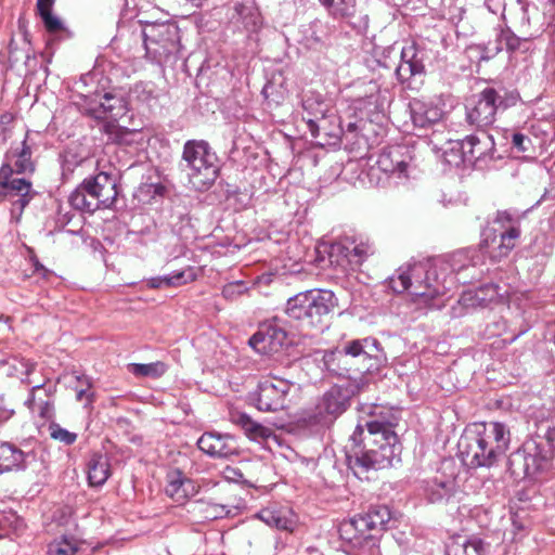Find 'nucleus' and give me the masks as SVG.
I'll list each match as a JSON object with an SVG mask.
<instances>
[{
    "mask_svg": "<svg viewBox=\"0 0 555 555\" xmlns=\"http://www.w3.org/2000/svg\"><path fill=\"white\" fill-rule=\"evenodd\" d=\"M397 418L377 416L358 425L345 447L348 468L359 479H367L370 470L393 466L401 461L402 446L393 427Z\"/></svg>",
    "mask_w": 555,
    "mask_h": 555,
    "instance_id": "f257e3e1",
    "label": "nucleus"
},
{
    "mask_svg": "<svg viewBox=\"0 0 555 555\" xmlns=\"http://www.w3.org/2000/svg\"><path fill=\"white\" fill-rule=\"evenodd\" d=\"M509 443V431L505 425L489 422L474 425L459 440V452L465 465L491 467L505 453Z\"/></svg>",
    "mask_w": 555,
    "mask_h": 555,
    "instance_id": "f03ea898",
    "label": "nucleus"
},
{
    "mask_svg": "<svg viewBox=\"0 0 555 555\" xmlns=\"http://www.w3.org/2000/svg\"><path fill=\"white\" fill-rule=\"evenodd\" d=\"M443 269H447V266L442 258L408 263L397 270V275L390 279L389 284L396 293L409 291L415 300L420 299L428 306H435L431 301L450 289V286L446 285V279H441L440 275Z\"/></svg>",
    "mask_w": 555,
    "mask_h": 555,
    "instance_id": "7ed1b4c3",
    "label": "nucleus"
},
{
    "mask_svg": "<svg viewBox=\"0 0 555 555\" xmlns=\"http://www.w3.org/2000/svg\"><path fill=\"white\" fill-rule=\"evenodd\" d=\"M387 361L380 343L374 337L348 341L341 349L325 351V367L337 375L378 371Z\"/></svg>",
    "mask_w": 555,
    "mask_h": 555,
    "instance_id": "20e7f679",
    "label": "nucleus"
},
{
    "mask_svg": "<svg viewBox=\"0 0 555 555\" xmlns=\"http://www.w3.org/2000/svg\"><path fill=\"white\" fill-rule=\"evenodd\" d=\"M391 521L388 506L371 505L366 512L344 521L339 527V534L344 541L358 550L357 555H380L374 532L387 530Z\"/></svg>",
    "mask_w": 555,
    "mask_h": 555,
    "instance_id": "39448f33",
    "label": "nucleus"
},
{
    "mask_svg": "<svg viewBox=\"0 0 555 555\" xmlns=\"http://www.w3.org/2000/svg\"><path fill=\"white\" fill-rule=\"evenodd\" d=\"M180 168L185 172L191 188L197 192L209 190L219 176L218 157L204 140L184 143Z\"/></svg>",
    "mask_w": 555,
    "mask_h": 555,
    "instance_id": "423d86ee",
    "label": "nucleus"
},
{
    "mask_svg": "<svg viewBox=\"0 0 555 555\" xmlns=\"http://www.w3.org/2000/svg\"><path fill=\"white\" fill-rule=\"evenodd\" d=\"M338 306V299L330 289L300 292L286 301L285 314L305 327H320L323 319Z\"/></svg>",
    "mask_w": 555,
    "mask_h": 555,
    "instance_id": "0eeeda50",
    "label": "nucleus"
},
{
    "mask_svg": "<svg viewBox=\"0 0 555 555\" xmlns=\"http://www.w3.org/2000/svg\"><path fill=\"white\" fill-rule=\"evenodd\" d=\"M519 101L520 95L516 90L487 87L466 106V120L481 130L495 121L498 111L513 107Z\"/></svg>",
    "mask_w": 555,
    "mask_h": 555,
    "instance_id": "6e6552de",
    "label": "nucleus"
},
{
    "mask_svg": "<svg viewBox=\"0 0 555 555\" xmlns=\"http://www.w3.org/2000/svg\"><path fill=\"white\" fill-rule=\"evenodd\" d=\"M140 37L146 57L156 64L175 61L180 52V30L175 23L151 24L142 30Z\"/></svg>",
    "mask_w": 555,
    "mask_h": 555,
    "instance_id": "1a4fd4ad",
    "label": "nucleus"
},
{
    "mask_svg": "<svg viewBox=\"0 0 555 555\" xmlns=\"http://www.w3.org/2000/svg\"><path fill=\"white\" fill-rule=\"evenodd\" d=\"M85 111L87 115L94 119H114L103 125V131L113 142L125 143L127 142V137L132 133L129 129L120 127L115 122L126 112L125 101L119 96L111 93L96 96L87 103Z\"/></svg>",
    "mask_w": 555,
    "mask_h": 555,
    "instance_id": "9d476101",
    "label": "nucleus"
},
{
    "mask_svg": "<svg viewBox=\"0 0 555 555\" xmlns=\"http://www.w3.org/2000/svg\"><path fill=\"white\" fill-rule=\"evenodd\" d=\"M494 223L499 229L487 228L482 232L481 247L487 249L489 256L499 260L506 257L516 246L520 236V229L516 225L513 216L507 211H498Z\"/></svg>",
    "mask_w": 555,
    "mask_h": 555,
    "instance_id": "9b49d317",
    "label": "nucleus"
},
{
    "mask_svg": "<svg viewBox=\"0 0 555 555\" xmlns=\"http://www.w3.org/2000/svg\"><path fill=\"white\" fill-rule=\"evenodd\" d=\"M293 386V382L270 373L258 382L250 400L259 411L275 413L288 408Z\"/></svg>",
    "mask_w": 555,
    "mask_h": 555,
    "instance_id": "f8f14e48",
    "label": "nucleus"
},
{
    "mask_svg": "<svg viewBox=\"0 0 555 555\" xmlns=\"http://www.w3.org/2000/svg\"><path fill=\"white\" fill-rule=\"evenodd\" d=\"M354 391L347 386H332L318 401L308 423L319 427H330L350 405Z\"/></svg>",
    "mask_w": 555,
    "mask_h": 555,
    "instance_id": "ddd939ff",
    "label": "nucleus"
},
{
    "mask_svg": "<svg viewBox=\"0 0 555 555\" xmlns=\"http://www.w3.org/2000/svg\"><path fill=\"white\" fill-rule=\"evenodd\" d=\"M554 460L555 457L551 456L550 450L537 442H528L511 454L508 459L509 470L515 477H533L550 469Z\"/></svg>",
    "mask_w": 555,
    "mask_h": 555,
    "instance_id": "4468645a",
    "label": "nucleus"
},
{
    "mask_svg": "<svg viewBox=\"0 0 555 555\" xmlns=\"http://www.w3.org/2000/svg\"><path fill=\"white\" fill-rule=\"evenodd\" d=\"M14 170L10 164L0 168V198L12 203V212L22 215L24 208L35 195L31 182L25 178H14Z\"/></svg>",
    "mask_w": 555,
    "mask_h": 555,
    "instance_id": "2eb2a0df",
    "label": "nucleus"
},
{
    "mask_svg": "<svg viewBox=\"0 0 555 555\" xmlns=\"http://www.w3.org/2000/svg\"><path fill=\"white\" fill-rule=\"evenodd\" d=\"M442 260L447 269H443V273H440V275L441 279H446V285L450 287L453 280L464 285L478 280L481 274L477 269L479 255L474 249L456 251L448 260Z\"/></svg>",
    "mask_w": 555,
    "mask_h": 555,
    "instance_id": "dca6fc26",
    "label": "nucleus"
},
{
    "mask_svg": "<svg viewBox=\"0 0 555 555\" xmlns=\"http://www.w3.org/2000/svg\"><path fill=\"white\" fill-rule=\"evenodd\" d=\"M285 323V320L278 315L263 322L249 338V346L260 353L278 352L287 341Z\"/></svg>",
    "mask_w": 555,
    "mask_h": 555,
    "instance_id": "f3484780",
    "label": "nucleus"
},
{
    "mask_svg": "<svg viewBox=\"0 0 555 555\" xmlns=\"http://www.w3.org/2000/svg\"><path fill=\"white\" fill-rule=\"evenodd\" d=\"M429 60L428 50L412 41L400 52V64L396 68L397 79L411 87V80L426 75V62Z\"/></svg>",
    "mask_w": 555,
    "mask_h": 555,
    "instance_id": "a211bd4d",
    "label": "nucleus"
},
{
    "mask_svg": "<svg viewBox=\"0 0 555 555\" xmlns=\"http://www.w3.org/2000/svg\"><path fill=\"white\" fill-rule=\"evenodd\" d=\"M375 247L369 242L354 243H333L330 246V261L341 267L345 271L348 267L351 269L360 267L370 256L374 255Z\"/></svg>",
    "mask_w": 555,
    "mask_h": 555,
    "instance_id": "6ab92c4d",
    "label": "nucleus"
},
{
    "mask_svg": "<svg viewBox=\"0 0 555 555\" xmlns=\"http://www.w3.org/2000/svg\"><path fill=\"white\" fill-rule=\"evenodd\" d=\"M467 164L478 166L493 159L495 151L494 139L485 130L465 137Z\"/></svg>",
    "mask_w": 555,
    "mask_h": 555,
    "instance_id": "aec40b11",
    "label": "nucleus"
},
{
    "mask_svg": "<svg viewBox=\"0 0 555 555\" xmlns=\"http://www.w3.org/2000/svg\"><path fill=\"white\" fill-rule=\"evenodd\" d=\"M82 189L92 192L105 209L111 208L118 196L116 178L105 171L83 179Z\"/></svg>",
    "mask_w": 555,
    "mask_h": 555,
    "instance_id": "412c9836",
    "label": "nucleus"
},
{
    "mask_svg": "<svg viewBox=\"0 0 555 555\" xmlns=\"http://www.w3.org/2000/svg\"><path fill=\"white\" fill-rule=\"evenodd\" d=\"M201 451L212 457H229L238 453L233 436L229 434L205 433L197 440Z\"/></svg>",
    "mask_w": 555,
    "mask_h": 555,
    "instance_id": "4be33fe9",
    "label": "nucleus"
},
{
    "mask_svg": "<svg viewBox=\"0 0 555 555\" xmlns=\"http://www.w3.org/2000/svg\"><path fill=\"white\" fill-rule=\"evenodd\" d=\"M35 460L34 451H24L14 443L0 441V474L24 470Z\"/></svg>",
    "mask_w": 555,
    "mask_h": 555,
    "instance_id": "5701e85b",
    "label": "nucleus"
},
{
    "mask_svg": "<svg viewBox=\"0 0 555 555\" xmlns=\"http://www.w3.org/2000/svg\"><path fill=\"white\" fill-rule=\"evenodd\" d=\"M424 491L427 500L431 503L449 501L456 491L454 473L437 472L434 477L425 481Z\"/></svg>",
    "mask_w": 555,
    "mask_h": 555,
    "instance_id": "b1692460",
    "label": "nucleus"
},
{
    "mask_svg": "<svg viewBox=\"0 0 555 555\" xmlns=\"http://www.w3.org/2000/svg\"><path fill=\"white\" fill-rule=\"evenodd\" d=\"M198 492V486L180 469H170L166 475L165 493L175 502L182 504Z\"/></svg>",
    "mask_w": 555,
    "mask_h": 555,
    "instance_id": "393cba45",
    "label": "nucleus"
},
{
    "mask_svg": "<svg viewBox=\"0 0 555 555\" xmlns=\"http://www.w3.org/2000/svg\"><path fill=\"white\" fill-rule=\"evenodd\" d=\"M411 157L406 147L396 145L383 150L377 159L378 168L398 178H406L408 167Z\"/></svg>",
    "mask_w": 555,
    "mask_h": 555,
    "instance_id": "a878e982",
    "label": "nucleus"
},
{
    "mask_svg": "<svg viewBox=\"0 0 555 555\" xmlns=\"http://www.w3.org/2000/svg\"><path fill=\"white\" fill-rule=\"evenodd\" d=\"M28 132L22 142L13 144L5 154V163L10 164L15 173L26 175L35 171V163L31 159L33 144L29 143Z\"/></svg>",
    "mask_w": 555,
    "mask_h": 555,
    "instance_id": "bb28decb",
    "label": "nucleus"
},
{
    "mask_svg": "<svg viewBox=\"0 0 555 555\" xmlns=\"http://www.w3.org/2000/svg\"><path fill=\"white\" fill-rule=\"evenodd\" d=\"M55 389L46 387L44 384L36 385L30 389L25 405L33 412H37L43 420H51L54 416L53 395Z\"/></svg>",
    "mask_w": 555,
    "mask_h": 555,
    "instance_id": "cd10ccee",
    "label": "nucleus"
},
{
    "mask_svg": "<svg viewBox=\"0 0 555 555\" xmlns=\"http://www.w3.org/2000/svg\"><path fill=\"white\" fill-rule=\"evenodd\" d=\"M412 122L417 128H428L440 120L442 112L433 103L414 99L409 104Z\"/></svg>",
    "mask_w": 555,
    "mask_h": 555,
    "instance_id": "c85d7f7f",
    "label": "nucleus"
},
{
    "mask_svg": "<svg viewBox=\"0 0 555 555\" xmlns=\"http://www.w3.org/2000/svg\"><path fill=\"white\" fill-rule=\"evenodd\" d=\"M232 422L238 425L246 436L255 441H264L273 436V430L262 424L254 421L246 413H235L232 415Z\"/></svg>",
    "mask_w": 555,
    "mask_h": 555,
    "instance_id": "c756f323",
    "label": "nucleus"
},
{
    "mask_svg": "<svg viewBox=\"0 0 555 555\" xmlns=\"http://www.w3.org/2000/svg\"><path fill=\"white\" fill-rule=\"evenodd\" d=\"M88 481L92 487L103 486L109 477V463L105 455L93 453L87 464Z\"/></svg>",
    "mask_w": 555,
    "mask_h": 555,
    "instance_id": "7c9ffc66",
    "label": "nucleus"
},
{
    "mask_svg": "<svg viewBox=\"0 0 555 555\" xmlns=\"http://www.w3.org/2000/svg\"><path fill=\"white\" fill-rule=\"evenodd\" d=\"M257 517L280 530L293 531L295 526L294 516L288 509L263 508L257 514Z\"/></svg>",
    "mask_w": 555,
    "mask_h": 555,
    "instance_id": "2f4dec72",
    "label": "nucleus"
},
{
    "mask_svg": "<svg viewBox=\"0 0 555 555\" xmlns=\"http://www.w3.org/2000/svg\"><path fill=\"white\" fill-rule=\"evenodd\" d=\"M196 273L193 268L189 267L182 270L173 271L171 274L152 278L147 281L151 288H160L164 286H181L195 281Z\"/></svg>",
    "mask_w": 555,
    "mask_h": 555,
    "instance_id": "473e14b6",
    "label": "nucleus"
},
{
    "mask_svg": "<svg viewBox=\"0 0 555 555\" xmlns=\"http://www.w3.org/2000/svg\"><path fill=\"white\" fill-rule=\"evenodd\" d=\"M68 201L74 209L81 212L92 214L105 209L92 192L82 189V182L70 193Z\"/></svg>",
    "mask_w": 555,
    "mask_h": 555,
    "instance_id": "72a5a7b5",
    "label": "nucleus"
},
{
    "mask_svg": "<svg viewBox=\"0 0 555 555\" xmlns=\"http://www.w3.org/2000/svg\"><path fill=\"white\" fill-rule=\"evenodd\" d=\"M336 20L351 18L357 13V0H319Z\"/></svg>",
    "mask_w": 555,
    "mask_h": 555,
    "instance_id": "f704fd0d",
    "label": "nucleus"
},
{
    "mask_svg": "<svg viewBox=\"0 0 555 555\" xmlns=\"http://www.w3.org/2000/svg\"><path fill=\"white\" fill-rule=\"evenodd\" d=\"M168 370V365L163 361L151 363H130L128 371L134 376L158 378Z\"/></svg>",
    "mask_w": 555,
    "mask_h": 555,
    "instance_id": "c9c22d12",
    "label": "nucleus"
},
{
    "mask_svg": "<svg viewBox=\"0 0 555 555\" xmlns=\"http://www.w3.org/2000/svg\"><path fill=\"white\" fill-rule=\"evenodd\" d=\"M450 553L452 555H485L486 544L481 539L472 537L462 543H454L450 547Z\"/></svg>",
    "mask_w": 555,
    "mask_h": 555,
    "instance_id": "e433bc0d",
    "label": "nucleus"
},
{
    "mask_svg": "<svg viewBox=\"0 0 555 555\" xmlns=\"http://www.w3.org/2000/svg\"><path fill=\"white\" fill-rule=\"evenodd\" d=\"M466 139L463 140H450L449 146L444 150L443 155L446 162L453 166H460L467 164L466 159V146H464Z\"/></svg>",
    "mask_w": 555,
    "mask_h": 555,
    "instance_id": "4c0bfd02",
    "label": "nucleus"
},
{
    "mask_svg": "<svg viewBox=\"0 0 555 555\" xmlns=\"http://www.w3.org/2000/svg\"><path fill=\"white\" fill-rule=\"evenodd\" d=\"M80 550L79 542L74 538L62 537L48 546L49 555H77Z\"/></svg>",
    "mask_w": 555,
    "mask_h": 555,
    "instance_id": "58836bf2",
    "label": "nucleus"
},
{
    "mask_svg": "<svg viewBox=\"0 0 555 555\" xmlns=\"http://www.w3.org/2000/svg\"><path fill=\"white\" fill-rule=\"evenodd\" d=\"M48 430L52 439L60 441L65 446L74 444L78 437L76 433H72L54 422L50 423Z\"/></svg>",
    "mask_w": 555,
    "mask_h": 555,
    "instance_id": "ea45409f",
    "label": "nucleus"
},
{
    "mask_svg": "<svg viewBox=\"0 0 555 555\" xmlns=\"http://www.w3.org/2000/svg\"><path fill=\"white\" fill-rule=\"evenodd\" d=\"M75 378L77 382H83L86 385V388L83 387H76V399L77 401H85V406H90L94 400V393L90 391V388L92 387V380L89 376L81 374V375H75Z\"/></svg>",
    "mask_w": 555,
    "mask_h": 555,
    "instance_id": "a19ab883",
    "label": "nucleus"
},
{
    "mask_svg": "<svg viewBox=\"0 0 555 555\" xmlns=\"http://www.w3.org/2000/svg\"><path fill=\"white\" fill-rule=\"evenodd\" d=\"M87 162L86 158L78 157L72 152H65L62 162V176L68 179L79 166H82Z\"/></svg>",
    "mask_w": 555,
    "mask_h": 555,
    "instance_id": "79ce46f5",
    "label": "nucleus"
},
{
    "mask_svg": "<svg viewBox=\"0 0 555 555\" xmlns=\"http://www.w3.org/2000/svg\"><path fill=\"white\" fill-rule=\"evenodd\" d=\"M312 33L310 36V40L314 43L323 47L328 44L330 42V28L322 23H314L312 25Z\"/></svg>",
    "mask_w": 555,
    "mask_h": 555,
    "instance_id": "37998d69",
    "label": "nucleus"
},
{
    "mask_svg": "<svg viewBox=\"0 0 555 555\" xmlns=\"http://www.w3.org/2000/svg\"><path fill=\"white\" fill-rule=\"evenodd\" d=\"M521 39L511 29H503L499 35V43L504 44L507 51H516L520 48Z\"/></svg>",
    "mask_w": 555,
    "mask_h": 555,
    "instance_id": "c03bdc74",
    "label": "nucleus"
},
{
    "mask_svg": "<svg viewBox=\"0 0 555 555\" xmlns=\"http://www.w3.org/2000/svg\"><path fill=\"white\" fill-rule=\"evenodd\" d=\"M246 291V286L242 281L228 283L222 288V296L227 299H235Z\"/></svg>",
    "mask_w": 555,
    "mask_h": 555,
    "instance_id": "a18cd8bd",
    "label": "nucleus"
},
{
    "mask_svg": "<svg viewBox=\"0 0 555 555\" xmlns=\"http://www.w3.org/2000/svg\"><path fill=\"white\" fill-rule=\"evenodd\" d=\"M39 14L48 31L56 33L62 28L61 21L51 13V10L39 11Z\"/></svg>",
    "mask_w": 555,
    "mask_h": 555,
    "instance_id": "49530a36",
    "label": "nucleus"
},
{
    "mask_svg": "<svg viewBox=\"0 0 555 555\" xmlns=\"http://www.w3.org/2000/svg\"><path fill=\"white\" fill-rule=\"evenodd\" d=\"M511 142L514 149L522 153L527 152L529 150V146L531 145L530 138L520 132L513 133Z\"/></svg>",
    "mask_w": 555,
    "mask_h": 555,
    "instance_id": "de8ad7c7",
    "label": "nucleus"
},
{
    "mask_svg": "<svg viewBox=\"0 0 555 555\" xmlns=\"http://www.w3.org/2000/svg\"><path fill=\"white\" fill-rule=\"evenodd\" d=\"M232 507V505L228 504L210 503L208 504L207 512L212 516V518H222L231 514Z\"/></svg>",
    "mask_w": 555,
    "mask_h": 555,
    "instance_id": "09e8293b",
    "label": "nucleus"
},
{
    "mask_svg": "<svg viewBox=\"0 0 555 555\" xmlns=\"http://www.w3.org/2000/svg\"><path fill=\"white\" fill-rule=\"evenodd\" d=\"M261 93L269 103L272 102L278 105L282 100V95L275 91V86L272 82H267L263 86Z\"/></svg>",
    "mask_w": 555,
    "mask_h": 555,
    "instance_id": "8fccbe9b",
    "label": "nucleus"
},
{
    "mask_svg": "<svg viewBox=\"0 0 555 555\" xmlns=\"http://www.w3.org/2000/svg\"><path fill=\"white\" fill-rule=\"evenodd\" d=\"M14 413L13 404L8 402L4 397H0V422L10 420Z\"/></svg>",
    "mask_w": 555,
    "mask_h": 555,
    "instance_id": "3c124183",
    "label": "nucleus"
},
{
    "mask_svg": "<svg viewBox=\"0 0 555 555\" xmlns=\"http://www.w3.org/2000/svg\"><path fill=\"white\" fill-rule=\"evenodd\" d=\"M53 3H54V0H37V10H38V12L51 10Z\"/></svg>",
    "mask_w": 555,
    "mask_h": 555,
    "instance_id": "603ef678",
    "label": "nucleus"
},
{
    "mask_svg": "<svg viewBox=\"0 0 555 555\" xmlns=\"http://www.w3.org/2000/svg\"><path fill=\"white\" fill-rule=\"evenodd\" d=\"M546 439L550 447L553 449L554 457H555V426L550 428L546 434Z\"/></svg>",
    "mask_w": 555,
    "mask_h": 555,
    "instance_id": "864d4df0",
    "label": "nucleus"
},
{
    "mask_svg": "<svg viewBox=\"0 0 555 555\" xmlns=\"http://www.w3.org/2000/svg\"><path fill=\"white\" fill-rule=\"evenodd\" d=\"M307 125L309 128V131L311 132L312 137H317L319 134V127L317 122L313 119H308Z\"/></svg>",
    "mask_w": 555,
    "mask_h": 555,
    "instance_id": "5fc2aeb1",
    "label": "nucleus"
},
{
    "mask_svg": "<svg viewBox=\"0 0 555 555\" xmlns=\"http://www.w3.org/2000/svg\"><path fill=\"white\" fill-rule=\"evenodd\" d=\"M186 1L192 3V5H194L196 8H201L206 0H186Z\"/></svg>",
    "mask_w": 555,
    "mask_h": 555,
    "instance_id": "6e6d98bb",
    "label": "nucleus"
},
{
    "mask_svg": "<svg viewBox=\"0 0 555 555\" xmlns=\"http://www.w3.org/2000/svg\"><path fill=\"white\" fill-rule=\"evenodd\" d=\"M11 120V116L9 114H3L1 115L0 117V122L1 124H5V122H9Z\"/></svg>",
    "mask_w": 555,
    "mask_h": 555,
    "instance_id": "4d7b16f0",
    "label": "nucleus"
},
{
    "mask_svg": "<svg viewBox=\"0 0 555 555\" xmlns=\"http://www.w3.org/2000/svg\"><path fill=\"white\" fill-rule=\"evenodd\" d=\"M356 129H357V124L356 122H349L347 125V130L348 131L352 132V131H356Z\"/></svg>",
    "mask_w": 555,
    "mask_h": 555,
    "instance_id": "13d9d810",
    "label": "nucleus"
},
{
    "mask_svg": "<svg viewBox=\"0 0 555 555\" xmlns=\"http://www.w3.org/2000/svg\"><path fill=\"white\" fill-rule=\"evenodd\" d=\"M485 289L491 292L493 295L496 294V286H494V285H488V286H486Z\"/></svg>",
    "mask_w": 555,
    "mask_h": 555,
    "instance_id": "bf43d9fd",
    "label": "nucleus"
},
{
    "mask_svg": "<svg viewBox=\"0 0 555 555\" xmlns=\"http://www.w3.org/2000/svg\"><path fill=\"white\" fill-rule=\"evenodd\" d=\"M472 296H470V293H467V294H464V296L462 297V300L466 304L467 301L472 300Z\"/></svg>",
    "mask_w": 555,
    "mask_h": 555,
    "instance_id": "052dcab7",
    "label": "nucleus"
},
{
    "mask_svg": "<svg viewBox=\"0 0 555 555\" xmlns=\"http://www.w3.org/2000/svg\"><path fill=\"white\" fill-rule=\"evenodd\" d=\"M26 374H30V372L33 371V364H26Z\"/></svg>",
    "mask_w": 555,
    "mask_h": 555,
    "instance_id": "680f3d73",
    "label": "nucleus"
},
{
    "mask_svg": "<svg viewBox=\"0 0 555 555\" xmlns=\"http://www.w3.org/2000/svg\"><path fill=\"white\" fill-rule=\"evenodd\" d=\"M40 399H46V396H41V392H37V403L40 402Z\"/></svg>",
    "mask_w": 555,
    "mask_h": 555,
    "instance_id": "e2e57ef3",
    "label": "nucleus"
},
{
    "mask_svg": "<svg viewBox=\"0 0 555 555\" xmlns=\"http://www.w3.org/2000/svg\"><path fill=\"white\" fill-rule=\"evenodd\" d=\"M77 383L79 384V386H78V387H83V388H86V385L83 384V382H81V380H80V382H77Z\"/></svg>",
    "mask_w": 555,
    "mask_h": 555,
    "instance_id": "0e129e2a",
    "label": "nucleus"
},
{
    "mask_svg": "<svg viewBox=\"0 0 555 555\" xmlns=\"http://www.w3.org/2000/svg\"><path fill=\"white\" fill-rule=\"evenodd\" d=\"M477 300H485V298H481L477 295Z\"/></svg>",
    "mask_w": 555,
    "mask_h": 555,
    "instance_id": "69168bd1",
    "label": "nucleus"
}]
</instances>
